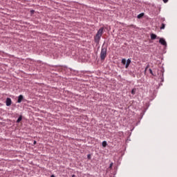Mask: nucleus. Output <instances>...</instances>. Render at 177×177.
I'll return each instance as SVG.
<instances>
[{"mask_svg":"<svg viewBox=\"0 0 177 177\" xmlns=\"http://www.w3.org/2000/svg\"><path fill=\"white\" fill-rule=\"evenodd\" d=\"M103 30H104V28H100L94 37V42L97 44H99V42H100V38H102V35H103Z\"/></svg>","mask_w":177,"mask_h":177,"instance_id":"nucleus-1","label":"nucleus"},{"mask_svg":"<svg viewBox=\"0 0 177 177\" xmlns=\"http://www.w3.org/2000/svg\"><path fill=\"white\" fill-rule=\"evenodd\" d=\"M100 57L102 61L106 59V57H107V46L104 47V43L102 46Z\"/></svg>","mask_w":177,"mask_h":177,"instance_id":"nucleus-2","label":"nucleus"},{"mask_svg":"<svg viewBox=\"0 0 177 177\" xmlns=\"http://www.w3.org/2000/svg\"><path fill=\"white\" fill-rule=\"evenodd\" d=\"M122 64L125 66V68H128L129 67V64H131V59H128L127 60L125 58H123L121 62Z\"/></svg>","mask_w":177,"mask_h":177,"instance_id":"nucleus-3","label":"nucleus"},{"mask_svg":"<svg viewBox=\"0 0 177 177\" xmlns=\"http://www.w3.org/2000/svg\"><path fill=\"white\" fill-rule=\"evenodd\" d=\"M159 44H160V45H162L163 46H167V41H165V39L162 37H159Z\"/></svg>","mask_w":177,"mask_h":177,"instance_id":"nucleus-4","label":"nucleus"},{"mask_svg":"<svg viewBox=\"0 0 177 177\" xmlns=\"http://www.w3.org/2000/svg\"><path fill=\"white\" fill-rule=\"evenodd\" d=\"M6 104L8 107L12 106V99H10V97H7L6 100Z\"/></svg>","mask_w":177,"mask_h":177,"instance_id":"nucleus-5","label":"nucleus"},{"mask_svg":"<svg viewBox=\"0 0 177 177\" xmlns=\"http://www.w3.org/2000/svg\"><path fill=\"white\" fill-rule=\"evenodd\" d=\"M150 37H151V39H152L153 41H154V39H160V37H158L157 35L154 33H151Z\"/></svg>","mask_w":177,"mask_h":177,"instance_id":"nucleus-6","label":"nucleus"},{"mask_svg":"<svg viewBox=\"0 0 177 177\" xmlns=\"http://www.w3.org/2000/svg\"><path fill=\"white\" fill-rule=\"evenodd\" d=\"M24 100V96L23 95H19L17 99V103H21Z\"/></svg>","mask_w":177,"mask_h":177,"instance_id":"nucleus-7","label":"nucleus"},{"mask_svg":"<svg viewBox=\"0 0 177 177\" xmlns=\"http://www.w3.org/2000/svg\"><path fill=\"white\" fill-rule=\"evenodd\" d=\"M145 17V12H142L137 16L138 19H143Z\"/></svg>","mask_w":177,"mask_h":177,"instance_id":"nucleus-8","label":"nucleus"},{"mask_svg":"<svg viewBox=\"0 0 177 177\" xmlns=\"http://www.w3.org/2000/svg\"><path fill=\"white\" fill-rule=\"evenodd\" d=\"M23 120V115H19L18 119L17 120V124H19Z\"/></svg>","mask_w":177,"mask_h":177,"instance_id":"nucleus-9","label":"nucleus"},{"mask_svg":"<svg viewBox=\"0 0 177 177\" xmlns=\"http://www.w3.org/2000/svg\"><path fill=\"white\" fill-rule=\"evenodd\" d=\"M102 145V147H107V142L106 141H103Z\"/></svg>","mask_w":177,"mask_h":177,"instance_id":"nucleus-10","label":"nucleus"},{"mask_svg":"<svg viewBox=\"0 0 177 177\" xmlns=\"http://www.w3.org/2000/svg\"><path fill=\"white\" fill-rule=\"evenodd\" d=\"M132 95H135L136 93V88H133L131 91Z\"/></svg>","mask_w":177,"mask_h":177,"instance_id":"nucleus-11","label":"nucleus"},{"mask_svg":"<svg viewBox=\"0 0 177 177\" xmlns=\"http://www.w3.org/2000/svg\"><path fill=\"white\" fill-rule=\"evenodd\" d=\"M164 28H165V24H162L161 26L160 27V30H164Z\"/></svg>","mask_w":177,"mask_h":177,"instance_id":"nucleus-12","label":"nucleus"},{"mask_svg":"<svg viewBox=\"0 0 177 177\" xmlns=\"http://www.w3.org/2000/svg\"><path fill=\"white\" fill-rule=\"evenodd\" d=\"M149 71L150 74H151V75H154V73H153V70H151V68H149Z\"/></svg>","mask_w":177,"mask_h":177,"instance_id":"nucleus-13","label":"nucleus"},{"mask_svg":"<svg viewBox=\"0 0 177 177\" xmlns=\"http://www.w3.org/2000/svg\"><path fill=\"white\" fill-rule=\"evenodd\" d=\"M113 168V162H111L109 167V169H111Z\"/></svg>","mask_w":177,"mask_h":177,"instance_id":"nucleus-14","label":"nucleus"},{"mask_svg":"<svg viewBox=\"0 0 177 177\" xmlns=\"http://www.w3.org/2000/svg\"><path fill=\"white\" fill-rule=\"evenodd\" d=\"M87 158H88V160H91V158H92V156H91V154H88V155H87Z\"/></svg>","mask_w":177,"mask_h":177,"instance_id":"nucleus-15","label":"nucleus"},{"mask_svg":"<svg viewBox=\"0 0 177 177\" xmlns=\"http://www.w3.org/2000/svg\"><path fill=\"white\" fill-rule=\"evenodd\" d=\"M34 13H35V10H30V15H34Z\"/></svg>","mask_w":177,"mask_h":177,"instance_id":"nucleus-16","label":"nucleus"},{"mask_svg":"<svg viewBox=\"0 0 177 177\" xmlns=\"http://www.w3.org/2000/svg\"><path fill=\"white\" fill-rule=\"evenodd\" d=\"M161 80V82H164V74H162Z\"/></svg>","mask_w":177,"mask_h":177,"instance_id":"nucleus-17","label":"nucleus"},{"mask_svg":"<svg viewBox=\"0 0 177 177\" xmlns=\"http://www.w3.org/2000/svg\"><path fill=\"white\" fill-rule=\"evenodd\" d=\"M35 145H37V141L34 140L33 145L35 146Z\"/></svg>","mask_w":177,"mask_h":177,"instance_id":"nucleus-18","label":"nucleus"},{"mask_svg":"<svg viewBox=\"0 0 177 177\" xmlns=\"http://www.w3.org/2000/svg\"><path fill=\"white\" fill-rule=\"evenodd\" d=\"M164 3H167V2H168V0H162Z\"/></svg>","mask_w":177,"mask_h":177,"instance_id":"nucleus-19","label":"nucleus"},{"mask_svg":"<svg viewBox=\"0 0 177 177\" xmlns=\"http://www.w3.org/2000/svg\"><path fill=\"white\" fill-rule=\"evenodd\" d=\"M148 68H149V65H147V67L145 68V71H147Z\"/></svg>","mask_w":177,"mask_h":177,"instance_id":"nucleus-20","label":"nucleus"},{"mask_svg":"<svg viewBox=\"0 0 177 177\" xmlns=\"http://www.w3.org/2000/svg\"><path fill=\"white\" fill-rule=\"evenodd\" d=\"M131 27L135 28L134 25H131Z\"/></svg>","mask_w":177,"mask_h":177,"instance_id":"nucleus-21","label":"nucleus"},{"mask_svg":"<svg viewBox=\"0 0 177 177\" xmlns=\"http://www.w3.org/2000/svg\"><path fill=\"white\" fill-rule=\"evenodd\" d=\"M72 177H76V176L75 174H73Z\"/></svg>","mask_w":177,"mask_h":177,"instance_id":"nucleus-22","label":"nucleus"},{"mask_svg":"<svg viewBox=\"0 0 177 177\" xmlns=\"http://www.w3.org/2000/svg\"><path fill=\"white\" fill-rule=\"evenodd\" d=\"M50 177H55V174L51 175Z\"/></svg>","mask_w":177,"mask_h":177,"instance_id":"nucleus-23","label":"nucleus"}]
</instances>
